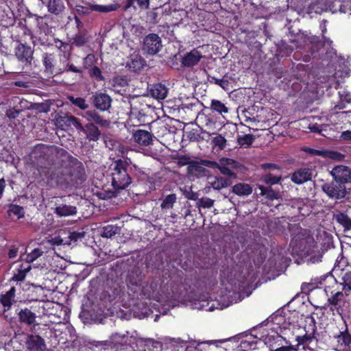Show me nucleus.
<instances>
[{"label":"nucleus","mask_w":351,"mask_h":351,"mask_svg":"<svg viewBox=\"0 0 351 351\" xmlns=\"http://www.w3.org/2000/svg\"><path fill=\"white\" fill-rule=\"evenodd\" d=\"M149 1L150 0H135V2L137 3L138 8L146 10L149 8Z\"/></svg>","instance_id":"69168bd1"},{"label":"nucleus","mask_w":351,"mask_h":351,"mask_svg":"<svg viewBox=\"0 0 351 351\" xmlns=\"http://www.w3.org/2000/svg\"><path fill=\"white\" fill-rule=\"evenodd\" d=\"M275 351H298V349L292 346H287L278 348Z\"/></svg>","instance_id":"774afa93"},{"label":"nucleus","mask_w":351,"mask_h":351,"mask_svg":"<svg viewBox=\"0 0 351 351\" xmlns=\"http://www.w3.org/2000/svg\"><path fill=\"white\" fill-rule=\"evenodd\" d=\"M315 332V328H313V332L311 333H306L304 335L302 336H297V338H295V340H297V347L303 346H308L311 343L312 340L315 339V335L313 333Z\"/></svg>","instance_id":"e433bc0d"},{"label":"nucleus","mask_w":351,"mask_h":351,"mask_svg":"<svg viewBox=\"0 0 351 351\" xmlns=\"http://www.w3.org/2000/svg\"><path fill=\"white\" fill-rule=\"evenodd\" d=\"M39 157L50 165H59L49 173V182L52 186L64 189H77L86 180L84 165L66 149L56 146L42 145Z\"/></svg>","instance_id":"f257e3e1"},{"label":"nucleus","mask_w":351,"mask_h":351,"mask_svg":"<svg viewBox=\"0 0 351 351\" xmlns=\"http://www.w3.org/2000/svg\"><path fill=\"white\" fill-rule=\"evenodd\" d=\"M316 288V285L312 282H304L302 284V293L308 294Z\"/></svg>","instance_id":"6e6d98bb"},{"label":"nucleus","mask_w":351,"mask_h":351,"mask_svg":"<svg viewBox=\"0 0 351 351\" xmlns=\"http://www.w3.org/2000/svg\"><path fill=\"white\" fill-rule=\"evenodd\" d=\"M132 162L128 157L125 160L118 159L111 165V186L116 191L123 190L132 182V178L127 171Z\"/></svg>","instance_id":"7ed1b4c3"},{"label":"nucleus","mask_w":351,"mask_h":351,"mask_svg":"<svg viewBox=\"0 0 351 351\" xmlns=\"http://www.w3.org/2000/svg\"><path fill=\"white\" fill-rule=\"evenodd\" d=\"M284 319V316L280 315L275 317V323H276L277 325H280V328L283 329H286L288 326H289V322H284L283 323H281L280 322Z\"/></svg>","instance_id":"052dcab7"},{"label":"nucleus","mask_w":351,"mask_h":351,"mask_svg":"<svg viewBox=\"0 0 351 351\" xmlns=\"http://www.w3.org/2000/svg\"><path fill=\"white\" fill-rule=\"evenodd\" d=\"M255 136L252 134H245L243 136H237L235 147H232L236 148L237 146H239L241 147L248 148L253 144Z\"/></svg>","instance_id":"c85d7f7f"},{"label":"nucleus","mask_w":351,"mask_h":351,"mask_svg":"<svg viewBox=\"0 0 351 351\" xmlns=\"http://www.w3.org/2000/svg\"><path fill=\"white\" fill-rule=\"evenodd\" d=\"M220 167H228L232 169H237L238 168V162L233 159L222 157L220 159Z\"/></svg>","instance_id":"a18cd8bd"},{"label":"nucleus","mask_w":351,"mask_h":351,"mask_svg":"<svg viewBox=\"0 0 351 351\" xmlns=\"http://www.w3.org/2000/svg\"><path fill=\"white\" fill-rule=\"evenodd\" d=\"M54 213L60 217L73 216L77 213V208L74 206L61 204L56 207Z\"/></svg>","instance_id":"393cba45"},{"label":"nucleus","mask_w":351,"mask_h":351,"mask_svg":"<svg viewBox=\"0 0 351 351\" xmlns=\"http://www.w3.org/2000/svg\"><path fill=\"white\" fill-rule=\"evenodd\" d=\"M162 47L161 38L156 34H149L143 40V49L147 53L154 55L157 53Z\"/></svg>","instance_id":"1a4fd4ad"},{"label":"nucleus","mask_w":351,"mask_h":351,"mask_svg":"<svg viewBox=\"0 0 351 351\" xmlns=\"http://www.w3.org/2000/svg\"><path fill=\"white\" fill-rule=\"evenodd\" d=\"M25 347L27 351H45L46 343L39 335L30 334L25 337Z\"/></svg>","instance_id":"9d476101"},{"label":"nucleus","mask_w":351,"mask_h":351,"mask_svg":"<svg viewBox=\"0 0 351 351\" xmlns=\"http://www.w3.org/2000/svg\"><path fill=\"white\" fill-rule=\"evenodd\" d=\"M260 168H261V169H263L264 171H266V170H270V171L278 170V171H280V167L277 165L275 163H263V164H261V165H260Z\"/></svg>","instance_id":"13d9d810"},{"label":"nucleus","mask_w":351,"mask_h":351,"mask_svg":"<svg viewBox=\"0 0 351 351\" xmlns=\"http://www.w3.org/2000/svg\"><path fill=\"white\" fill-rule=\"evenodd\" d=\"M350 182L330 181L322 185V191L331 199L339 200L347 195L346 184Z\"/></svg>","instance_id":"423d86ee"},{"label":"nucleus","mask_w":351,"mask_h":351,"mask_svg":"<svg viewBox=\"0 0 351 351\" xmlns=\"http://www.w3.org/2000/svg\"><path fill=\"white\" fill-rule=\"evenodd\" d=\"M118 233V227L114 225H108L102 228L101 231V237L104 238L110 239Z\"/></svg>","instance_id":"ea45409f"},{"label":"nucleus","mask_w":351,"mask_h":351,"mask_svg":"<svg viewBox=\"0 0 351 351\" xmlns=\"http://www.w3.org/2000/svg\"><path fill=\"white\" fill-rule=\"evenodd\" d=\"M311 180V169L302 168L295 170V173L291 174V182L295 184H302Z\"/></svg>","instance_id":"dca6fc26"},{"label":"nucleus","mask_w":351,"mask_h":351,"mask_svg":"<svg viewBox=\"0 0 351 351\" xmlns=\"http://www.w3.org/2000/svg\"><path fill=\"white\" fill-rule=\"evenodd\" d=\"M31 271V265L27 263H21L18 267L15 268L14 274L12 276L11 280L14 282H23L25 280L26 274Z\"/></svg>","instance_id":"412c9836"},{"label":"nucleus","mask_w":351,"mask_h":351,"mask_svg":"<svg viewBox=\"0 0 351 351\" xmlns=\"http://www.w3.org/2000/svg\"><path fill=\"white\" fill-rule=\"evenodd\" d=\"M176 202V195L174 193L167 195V196L163 199V201H162V204H160V208H162L163 211L169 210L173 208Z\"/></svg>","instance_id":"4c0bfd02"},{"label":"nucleus","mask_w":351,"mask_h":351,"mask_svg":"<svg viewBox=\"0 0 351 351\" xmlns=\"http://www.w3.org/2000/svg\"><path fill=\"white\" fill-rule=\"evenodd\" d=\"M178 160V164L180 166H189L192 162L195 161H191V159H190V157L186 155H181L178 156L177 157Z\"/></svg>","instance_id":"864d4df0"},{"label":"nucleus","mask_w":351,"mask_h":351,"mask_svg":"<svg viewBox=\"0 0 351 351\" xmlns=\"http://www.w3.org/2000/svg\"><path fill=\"white\" fill-rule=\"evenodd\" d=\"M101 136V132L97 127L93 123L86 125V138L90 141H97Z\"/></svg>","instance_id":"f704fd0d"},{"label":"nucleus","mask_w":351,"mask_h":351,"mask_svg":"<svg viewBox=\"0 0 351 351\" xmlns=\"http://www.w3.org/2000/svg\"><path fill=\"white\" fill-rule=\"evenodd\" d=\"M202 57V54L199 51L193 49L183 56L181 64L186 67H192L197 65Z\"/></svg>","instance_id":"4468645a"},{"label":"nucleus","mask_w":351,"mask_h":351,"mask_svg":"<svg viewBox=\"0 0 351 351\" xmlns=\"http://www.w3.org/2000/svg\"><path fill=\"white\" fill-rule=\"evenodd\" d=\"M19 252V247L13 245L8 250V258L14 259L17 256V253Z\"/></svg>","instance_id":"0e129e2a"},{"label":"nucleus","mask_w":351,"mask_h":351,"mask_svg":"<svg viewBox=\"0 0 351 351\" xmlns=\"http://www.w3.org/2000/svg\"><path fill=\"white\" fill-rule=\"evenodd\" d=\"M52 243H53V245H54L56 246L70 245L71 244H72V242H71L70 240H66V239L62 238L60 235H58V236L53 238Z\"/></svg>","instance_id":"8fccbe9b"},{"label":"nucleus","mask_w":351,"mask_h":351,"mask_svg":"<svg viewBox=\"0 0 351 351\" xmlns=\"http://www.w3.org/2000/svg\"><path fill=\"white\" fill-rule=\"evenodd\" d=\"M43 64L45 71L50 74L53 73V57L51 54L44 53L43 55Z\"/></svg>","instance_id":"79ce46f5"},{"label":"nucleus","mask_w":351,"mask_h":351,"mask_svg":"<svg viewBox=\"0 0 351 351\" xmlns=\"http://www.w3.org/2000/svg\"><path fill=\"white\" fill-rule=\"evenodd\" d=\"M258 189L260 191L259 195L265 198L266 201L273 202L280 199L279 191H276L271 186L258 185Z\"/></svg>","instance_id":"aec40b11"},{"label":"nucleus","mask_w":351,"mask_h":351,"mask_svg":"<svg viewBox=\"0 0 351 351\" xmlns=\"http://www.w3.org/2000/svg\"><path fill=\"white\" fill-rule=\"evenodd\" d=\"M43 255V250L40 248H35L32 252H29L25 255V261L23 263H28L31 265L34 261Z\"/></svg>","instance_id":"a19ab883"},{"label":"nucleus","mask_w":351,"mask_h":351,"mask_svg":"<svg viewBox=\"0 0 351 351\" xmlns=\"http://www.w3.org/2000/svg\"><path fill=\"white\" fill-rule=\"evenodd\" d=\"M8 215L10 217L14 216L21 219L24 217V209L18 204H10L8 205Z\"/></svg>","instance_id":"72a5a7b5"},{"label":"nucleus","mask_w":351,"mask_h":351,"mask_svg":"<svg viewBox=\"0 0 351 351\" xmlns=\"http://www.w3.org/2000/svg\"><path fill=\"white\" fill-rule=\"evenodd\" d=\"M144 64V60L138 54L131 55L130 59L127 63V66L134 72L139 71Z\"/></svg>","instance_id":"bb28decb"},{"label":"nucleus","mask_w":351,"mask_h":351,"mask_svg":"<svg viewBox=\"0 0 351 351\" xmlns=\"http://www.w3.org/2000/svg\"><path fill=\"white\" fill-rule=\"evenodd\" d=\"M232 193L239 196L249 195L252 193V186L245 183H238L232 186Z\"/></svg>","instance_id":"2f4dec72"},{"label":"nucleus","mask_w":351,"mask_h":351,"mask_svg":"<svg viewBox=\"0 0 351 351\" xmlns=\"http://www.w3.org/2000/svg\"><path fill=\"white\" fill-rule=\"evenodd\" d=\"M15 293L16 288L12 287L5 292L4 294L1 295L0 302L1 304L4 307V312L9 311L12 308V304L15 303Z\"/></svg>","instance_id":"6ab92c4d"},{"label":"nucleus","mask_w":351,"mask_h":351,"mask_svg":"<svg viewBox=\"0 0 351 351\" xmlns=\"http://www.w3.org/2000/svg\"><path fill=\"white\" fill-rule=\"evenodd\" d=\"M59 236L62 237L66 241H70L71 243L77 242L78 239L84 238V232H69L63 230L60 232Z\"/></svg>","instance_id":"c9c22d12"},{"label":"nucleus","mask_w":351,"mask_h":351,"mask_svg":"<svg viewBox=\"0 0 351 351\" xmlns=\"http://www.w3.org/2000/svg\"><path fill=\"white\" fill-rule=\"evenodd\" d=\"M335 283V278L330 274L324 275L319 277L317 285L324 289L325 293L328 295L326 300V306L329 307L330 311L340 313L346 304V298L351 295V291H340L339 289H332L327 284Z\"/></svg>","instance_id":"f03ea898"},{"label":"nucleus","mask_w":351,"mask_h":351,"mask_svg":"<svg viewBox=\"0 0 351 351\" xmlns=\"http://www.w3.org/2000/svg\"><path fill=\"white\" fill-rule=\"evenodd\" d=\"M341 282L328 283L332 289H339L340 291L350 292L351 291V271L345 273L341 278Z\"/></svg>","instance_id":"4be33fe9"},{"label":"nucleus","mask_w":351,"mask_h":351,"mask_svg":"<svg viewBox=\"0 0 351 351\" xmlns=\"http://www.w3.org/2000/svg\"><path fill=\"white\" fill-rule=\"evenodd\" d=\"M208 142H210V145H211L212 152L215 154L219 153V134L215 135V136H210V134H208Z\"/></svg>","instance_id":"c03bdc74"},{"label":"nucleus","mask_w":351,"mask_h":351,"mask_svg":"<svg viewBox=\"0 0 351 351\" xmlns=\"http://www.w3.org/2000/svg\"><path fill=\"white\" fill-rule=\"evenodd\" d=\"M64 71H72L74 73H81L82 71L79 69H77L75 66H74L73 64L68 63L66 66V67L63 70H60L59 73H62Z\"/></svg>","instance_id":"680f3d73"},{"label":"nucleus","mask_w":351,"mask_h":351,"mask_svg":"<svg viewBox=\"0 0 351 351\" xmlns=\"http://www.w3.org/2000/svg\"><path fill=\"white\" fill-rule=\"evenodd\" d=\"M132 136L134 142L141 146H149L152 142V134L145 130H136Z\"/></svg>","instance_id":"f3484780"},{"label":"nucleus","mask_w":351,"mask_h":351,"mask_svg":"<svg viewBox=\"0 0 351 351\" xmlns=\"http://www.w3.org/2000/svg\"><path fill=\"white\" fill-rule=\"evenodd\" d=\"M120 8V5L118 3H112L106 5H101L97 4H90L89 9L93 11H97L100 12H109L116 11Z\"/></svg>","instance_id":"473e14b6"},{"label":"nucleus","mask_w":351,"mask_h":351,"mask_svg":"<svg viewBox=\"0 0 351 351\" xmlns=\"http://www.w3.org/2000/svg\"><path fill=\"white\" fill-rule=\"evenodd\" d=\"M87 42V38L84 34H77L73 38V44L77 47L84 45Z\"/></svg>","instance_id":"09e8293b"},{"label":"nucleus","mask_w":351,"mask_h":351,"mask_svg":"<svg viewBox=\"0 0 351 351\" xmlns=\"http://www.w3.org/2000/svg\"><path fill=\"white\" fill-rule=\"evenodd\" d=\"M322 11V8L319 7V3L317 2L312 3L308 7L309 13H321Z\"/></svg>","instance_id":"e2e57ef3"},{"label":"nucleus","mask_w":351,"mask_h":351,"mask_svg":"<svg viewBox=\"0 0 351 351\" xmlns=\"http://www.w3.org/2000/svg\"><path fill=\"white\" fill-rule=\"evenodd\" d=\"M281 180V176L280 174H273L271 173H266L261 176V178H260V182H263V184H265L266 186H271L273 185H275L279 182H280Z\"/></svg>","instance_id":"cd10ccee"},{"label":"nucleus","mask_w":351,"mask_h":351,"mask_svg":"<svg viewBox=\"0 0 351 351\" xmlns=\"http://www.w3.org/2000/svg\"><path fill=\"white\" fill-rule=\"evenodd\" d=\"M47 8L50 13L58 15L64 11L65 7L61 0H49Z\"/></svg>","instance_id":"7c9ffc66"},{"label":"nucleus","mask_w":351,"mask_h":351,"mask_svg":"<svg viewBox=\"0 0 351 351\" xmlns=\"http://www.w3.org/2000/svg\"><path fill=\"white\" fill-rule=\"evenodd\" d=\"M198 207H202L204 208H209L213 206V200L208 197H202L198 199L197 202Z\"/></svg>","instance_id":"603ef678"},{"label":"nucleus","mask_w":351,"mask_h":351,"mask_svg":"<svg viewBox=\"0 0 351 351\" xmlns=\"http://www.w3.org/2000/svg\"><path fill=\"white\" fill-rule=\"evenodd\" d=\"M87 114L93 118V120L95 121V123L100 124L102 126H104L105 123H106V121H104L101 120V117L97 115L96 111H87Z\"/></svg>","instance_id":"bf43d9fd"},{"label":"nucleus","mask_w":351,"mask_h":351,"mask_svg":"<svg viewBox=\"0 0 351 351\" xmlns=\"http://www.w3.org/2000/svg\"><path fill=\"white\" fill-rule=\"evenodd\" d=\"M16 315H18L19 323L22 325L33 328L38 325L36 320V306H32L30 308L25 307L20 308L18 313H16Z\"/></svg>","instance_id":"6e6552de"},{"label":"nucleus","mask_w":351,"mask_h":351,"mask_svg":"<svg viewBox=\"0 0 351 351\" xmlns=\"http://www.w3.org/2000/svg\"><path fill=\"white\" fill-rule=\"evenodd\" d=\"M333 338L336 339L338 346L343 350H346L350 347L351 335L348 330V326L346 322L341 324L339 328V332L333 335Z\"/></svg>","instance_id":"ddd939ff"},{"label":"nucleus","mask_w":351,"mask_h":351,"mask_svg":"<svg viewBox=\"0 0 351 351\" xmlns=\"http://www.w3.org/2000/svg\"><path fill=\"white\" fill-rule=\"evenodd\" d=\"M89 75L91 77L95 78L97 81H102L104 80L100 69L96 66L89 70Z\"/></svg>","instance_id":"de8ad7c7"},{"label":"nucleus","mask_w":351,"mask_h":351,"mask_svg":"<svg viewBox=\"0 0 351 351\" xmlns=\"http://www.w3.org/2000/svg\"><path fill=\"white\" fill-rule=\"evenodd\" d=\"M145 28L141 25H133L131 27L130 32L136 36H141L145 33Z\"/></svg>","instance_id":"5fc2aeb1"},{"label":"nucleus","mask_w":351,"mask_h":351,"mask_svg":"<svg viewBox=\"0 0 351 351\" xmlns=\"http://www.w3.org/2000/svg\"><path fill=\"white\" fill-rule=\"evenodd\" d=\"M56 127L61 129V130L67 131L69 129H76L82 130V125L77 118L73 116H65L56 118Z\"/></svg>","instance_id":"9b49d317"},{"label":"nucleus","mask_w":351,"mask_h":351,"mask_svg":"<svg viewBox=\"0 0 351 351\" xmlns=\"http://www.w3.org/2000/svg\"><path fill=\"white\" fill-rule=\"evenodd\" d=\"M15 56L21 62H30L32 59L33 51L30 47L19 43L14 50Z\"/></svg>","instance_id":"2eb2a0df"},{"label":"nucleus","mask_w":351,"mask_h":351,"mask_svg":"<svg viewBox=\"0 0 351 351\" xmlns=\"http://www.w3.org/2000/svg\"><path fill=\"white\" fill-rule=\"evenodd\" d=\"M329 158L332 161L342 162L346 156L338 151L325 150V154L321 156Z\"/></svg>","instance_id":"58836bf2"},{"label":"nucleus","mask_w":351,"mask_h":351,"mask_svg":"<svg viewBox=\"0 0 351 351\" xmlns=\"http://www.w3.org/2000/svg\"><path fill=\"white\" fill-rule=\"evenodd\" d=\"M238 298V287L236 285L231 283H225L221 281V287H220V308L223 309L228 307L230 305L236 303Z\"/></svg>","instance_id":"39448f33"},{"label":"nucleus","mask_w":351,"mask_h":351,"mask_svg":"<svg viewBox=\"0 0 351 351\" xmlns=\"http://www.w3.org/2000/svg\"><path fill=\"white\" fill-rule=\"evenodd\" d=\"M22 111H6V116H8V120L13 123L15 125L19 124L21 120L19 119V114Z\"/></svg>","instance_id":"49530a36"},{"label":"nucleus","mask_w":351,"mask_h":351,"mask_svg":"<svg viewBox=\"0 0 351 351\" xmlns=\"http://www.w3.org/2000/svg\"><path fill=\"white\" fill-rule=\"evenodd\" d=\"M184 197L187 199L196 201L198 199V193L191 191V188L189 190L184 191Z\"/></svg>","instance_id":"4d7b16f0"},{"label":"nucleus","mask_w":351,"mask_h":351,"mask_svg":"<svg viewBox=\"0 0 351 351\" xmlns=\"http://www.w3.org/2000/svg\"><path fill=\"white\" fill-rule=\"evenodd\" d=\"M220 173L226 176L227 178H220V187L226 188L231 185V180L236 179V173L232 171L230 167L227 166H220Z\"/></svg>","instance_id":"5701e85b"},{"label":"nucleus","mask_w":351,"mask_h":351,"mask_svg":"<svg viewBox=\"0 0 351 351\" xmlns=\"http://www.w3.org/2000/svg\"><path fill=\"white\" fill-rule=\"evenodd\" d=\"M222 134L220 136V149L226 147H234L237 136H240L237 131V126L232 124H226L221 128Z\"/></svg>","instance_id":"0eeeda50"},{"label":"nucleus","mask_w":351,"mask_h":351,"mask_svg":"<svg viewBox=\"0 0 351 351\" xmlns=\"http://www.w3.org/2000/svg\"><path fill=\"white\" fill-rule=\"evenodd\" d=\"M118 154L117 156L119 157L125 158V154L127 152V147L121 144H118L117 148Z\"/></svg>","instance_id":"338daca9"},{"label":"nucleus","mask_w":351,"mask_h":351,"mask_svg":"<svg viewBox=\"0 0 351 351\" xmlns=\"http://www.w3.org/2000/svg\"><path fill=\"white\" fill-rule=\"evenodd\" d=\"M93 101L98 110H108L111 106L112 99L107 94L100 93L93 96Z\"/></svg>","instance_id":"a211bd4d"},{"label":"nucleus","mask_w":351,"mask_h":351,"mask_svg":"<svg viewBox=\"0 0 351 351\" xmlns=\"http://www.w3.org/2000/svg\"><path fill=\"white\" fill-rule=\"evenodd\" d=\"M168 93V88L162 84H156L149 89L150 95L158 100L164 99Z\"/></svg>","instance_id":"a878e982"},{"label":"nucleus","mask_w":351,"mask_h":351,"mask_svg":"<svg viewBox=\"0 0 351 351\" xmlns=\"http://www.w3.org/2000/svg\"><path fill=\"white\" fill-rule=\"evenodd\" d=\"M256 344V337L253 335H245V339L237 337L220 339L221 351H254Z\"/></svg>","instance_id":"20e7f679"},{"label":"nucleus","mask_w":351,"mask_h":351,"mask_svg":"<svg viewBox=\"0 0 351 351\" xmlns=\"http://www.w3.org/2000/svg\"><path fill=\"white\" fill-rule=\"evenodd\" d=\"M188 172L197 178L207 176L209 173L208 169L199 165L196 162H193L191 165L188 166Z\"/></svg>","instance_id":"c756f323"},{"label":"nucleus","mask_w":351,"mask_h":351,"mask_svg":"<svg viewBox=\"0 0 351 351\" xmlns=\"http://www.w3.org/2000/svg\"><path fill=\"white\" fill-rule=\"evenodd\" d=\"M332 182H351V170L345 165H337L331 170Z\"/></svg>","instance_id":"f8f14e48"},{"label":"nucleus","mask_w":351,"mask_h":351,"mask_svg":"<svg viewBox=\"0 0 351 351\" xmlns=\"http://www.w3.org/2000/svg\"><path fill=\"white\" fill-rule=\"evenodd\" d=\"M333 219L336 220L337 223L343 226V231L351 230V219L346 213L338 211L333 215Z\"/></svg>","instance_id":"b1692460"},{"label":"nucleus","mask_w":351,"mask_h":351,"mask_svg":"<svg viewBox=\"0 0 351 351\" xmlns=\"http://www.w3.org/2000/svg\"><path fill=\"white\" fill-rule=\"evenodd\" d=\"M193 162H196L198 164V165L201 167H204V168H207L208 169H213V170H219V165L217 162L213 161V160H208L206 159H201V160L199 161H194Z\"/></svg>","instance_id":"37998d69"},{"label":"nucleus","mask_w":351,"mask_h":351,"mask_svg":"<svg viewBox=\"0 0 351 351\" xmlns=\"http://www.w3.org/2000/svg\"><path fill=\"white\" fill-rule=\"evenodd\" d=\"M69 100L73 104H75L76 106L79 107L80 108L84 110L87 108V106L86 105L85 100L83 98L81 97H69Z\"/></svg>","instance_id":"3c124183"}]
</instances>
